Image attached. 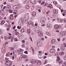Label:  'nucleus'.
Returning <instances> with one entry per match:
<instances>
[{
  "label": "nucleus",
  "mask_w": 66,
  "mask_h": 66,
  "mask_svg": "<svg viewBox=\"0 0 66 66\" xmlns=\"http://www.w3.org/2000/svg\"><path fill=\"white\" fill-rule=\"evenodd\" d=\"M35 31L36 33H38V35L39 36V37H43V34L42 32H40V31L39 28L36 27L35 29Z\"/></svg>",
  "instance_id": "obj_1"
},
{
  "label": "nucleus",
  "mask_w": 66,
  "mask_h": 66,
  "mask_svg": "<svg viewBox=\"0 0 66 66\" xmlns=\"http://www.w3.org/2000/svg\"><path fill=\"white\" fill-rule=\"evenodd\" d=\"M19 26H23V19L22 18H20V21L19 22Z\"/></svg>",
  "instance_id": "obj_2"
},
{
  "label": "nucleus",
  "mask_w": 66,
  "mask_h": 66,
  "mask_svg": "<svg viewBox=\"0 0 66 66\" xmlns=\"http://www.w3.org/2000/svg\"><path fill=\"white\" fill-rule=\"evenodd\" d=\"M57 61H58L59 63L60 64H62L63 63V61L61 60H60V56L58 55H57Z\"/></svg>",
  "instance_id": "obj_3"
},
{
  "label": "nucleus",
  "mask_w": 66,
  "mask_h": 66,
  "mask_svg": "<svg viewBox=\"0 0 66 66\" xmlns=\"http://www.w3.org/2000/svg\"><path fill=\"white\" fill-rule=\"evenodd\" d=\"M13 9L15 11H17L18 10V5H15L13 6Z\"/></svg>",
  "instance_id": "obj_4"
},
{
  "label": "nucleus",
  "mask_w": 66,
  "mask_h": 66,
  "mask_svg": "<svg viewBox=\"0 0 66 66\" xmlns=\"http://www.w3.org/2000/svg\"><path fill=\"white\" fill-rule=\"evenodd\" d=\"M11 62L10 61H8L5 63V64L7 66H10V65H11V63H10Z\"/></svg>",
  "instance_id": "obj_5"
},
{
  "label": "nucleus",
  "mask_w": 66,
  "mask_h": 66,
  "mask_svg": "<svg viewBox=\"0 0 66 66\" xmlns=\"http://www.w3.org/2000/svg\"><path fill=\"white\" fill-rule=\"evenodd\" d=\"M36 64L38 66H39L42 64V62L40 60H37L36 62Z\"/></svg>",
  "instance_id": "obj_6"
},
{
  "label": "nucleus",
  "mask_w": 66,
  "mask_h": 66,
  "mask_svg": "<svg viewBox=\"0 0 66 66\" xmlns=\"http://www.w3.org/2000/svg\"><path fill=\"white\" fill-rule=\"evenodd\" d=\"M11 6L10 5H7L6 6V10L7 11H9V10H11Z\"/></svg>",
  "instance_id": "obj_7"
},
{
  "label": "nucleus",
  "mask_w": 66,
  "mask_h": 66,
  "mask_svg": "<svg viewBox=\"0 0 66 66\" xmlns=\"http://www.w3.org/2000/svg\"><path fill=\"white\" fill-rule=\"evenodd\" d=\"M0 14L1 16H3L4 15V10H2L0 11Z\"/></svg>",
  "instance_id": "obj_8"
},
{
  "label": "nucleus",
  "mask_w": 66,
  "mask_h": 66,
  "mask_svg": "<svg viewBox=\"0 0 66 66\" xmlns=\"http://www.w3.org/2000/svg\"><path fill=\"white\" fill-rule=\"evenodd\" d=\"M31 62L32 64H35L36 62V59H34L31 60Z\"/></svg>",
  "instance_id": "obj_9"
},
{
  "label": "nucleus",
  "mask_w": 66,
  "mask_h": 66,
  "mask_svg": "<svg viewBox=\"0 0 66 66\" xmlns=\"http://www.w3.org/2000/svg\"><path fill=\"white\" fill-rule=\"evenodd\" d=\"M46 26L47 28H48V29H50V28L51 27V26L49 23H47L46 24Z\"/></svg>",
  "instance_id": "obj_10"
},
{
  "label": "nucleus",
  "mask_w": 66,
  "mask_h": 66,
  "mask_svg": "<svg viewBox=\"0 0 66 66\" xmlns=\"http://www.w3.org/2000/svg\"><path fill=\"white\" fill-rule=\"evenodd\" d=\"M54 27V28L55 29H56V30H57V29H59V28L60 27V26H59V25H57V24H56L55 25Z\"/></svg>",
  "instance_id": "obj_11"
},
{
  "label": "nucleus",
  "mask_w": 66,
  "mask_h": 66,
  "mask_svg": "<svg viewBox=\"0 0 66 66\" xmlns=\"http://www.w3.org/2000/svg\"><path fill=\"white\" fill-rule=\"evenodd\" d=\"M14 15L13 14L10 15V19L12 20H13L14 19V16H13Z\"/></svg>",
  "instance_id": "obj_12"
},
{
  "label": "nucleus",
  "mask_w": 66,
  "mask_h": 66,
  "mask_svg": "<svg viewBox=\"0 0 66 66\" xmlns=\"http://www.w3.org/2000/svg\"><path fill=\"white\" fill-rule=\"evenodd\" d=\"M51 53H54L55 52V50L54 49H52L51 50Z\"/></svg>",
  "instance_id": "obj_13"
},
{
  "label": "nucleus",
  "mask_w": 66,
  "mask_h": 66,
  "mask_svg": "<svg viewBox=\"0 0 66 66\" xmlns=\"http://www.w3.org/2000/svg\"><path fill=\"white\" fill-rule=\"evenodd\" d=\"M18 53L19 54H22L23 53L22 51L20 50L18 51Z\"/></svg>",
  "instance_id": "obj_14"
},
{
  "label": "nucleus",
  "mask_w": 66,
  "mask_h": 66,
  "mask_svg": "<svg viewBox=\"0 0 66 66\" xmlns=\"http://www.w3.org/2000/svg\"><path fill=\"white\" fill-rule=\"evenodd\" d=\"M30 2L32 4H35V3L36 2L35 0H30Z\"/></svg>",
  "instance_id": "obj_15"
},
{
  "label": "nucleus",
  "mask_w": 66,
  "mask_h": 66,
  "mask_svg": "<svg viewBox=\"0 0 66 66\" xmlns=\"http://www.w3.org/2000/svg\"><path fill=\"white\" fill-rule=\"evenodd\" d=\"M26 32L28 33V34H30L31 33V30L30 29H27V30Z\"/></svg>",
  "instance_id": "obj_16"
},
{
  "label": "nucleus",
  "mask_w": 66,
  "mask_h": 66,
  "mask_svg": "<svg viewBox=\"0 0 66 66\" xmlns=\"http://www.w3.org/2000/svg\"><path fill=\"white\" fill-rule=\"evenodd\" d=\"M18 37L19 38V39H21V38H22L21 35L20 34H19L18 35Z\"/></svg>",
  "instance_id": "obj_17"
},
{
  "label": "nucleus",
  "mask_w": 66,
  "mask_h": 66,
  "mask_svg": "<svg viewBox=\"0 0 66 66\" xmlns=\"http://www.w3.org/2000/svg\"><path fill=\"white\" fill-rule=\"evenodd\" d=\"M22 58L26 59V58H27V56L26 55H22Z\"/></svg>",
  "instance_id": "obj_18"
},
{
  "label": "nucleus",
  "mask_w": 66,
  "mask_h": 66,
  "mask_svg": "<svg viewBox=\"0 0 66 66\" xmlns=\"http://www.w3.org/2000/svg\"><path fill=\"white\" fill-rule=\"evenodd\" d=\"M48 7H49V8H50L51 9H52V7H53V6L51 4H49L48 6H47Z\"/></svg>",
  "instance_id": "obj_19"
},
{
  "label": "nucleus",
  "mask_w": 66,
  "mask_h": 66,
  "mask_svg": "<svg viewBox=\"0 0 66 66\" xmlns=\"http://www.w3.org/2000/svg\"><path fill=\"white\" fill-rule=\"evenodd\" d=\"M52 17L53 18H55L57 17V15L55 14H53L52 15Z\"/></svg>",
  "instance_id": "obj_20"
},
{
  "label": "nucleus",
  "mask_w": 66,
  "mask_h": 66,
  "mask_svg": "<svg viewBox=\"0 0 66 66\" xmlns=\"http://www.w3.org/2000/svg\"><path fill=\"white\" fill-rule=\"evenodd\" d=\"M64 53L63 51H61L60 53V55H63L64 54Z\"/></svg>",
  "instance_id": "obj_21"
},
{
  "label": "nucleus",
  "mask_w": 66,
  "mask_h": 66,
  "mask_svg": "<svg viewBox=\"0 0 66 66\" xmlns=\"http://www.w3.org/2000/svg\"><path fill=\"white\" fill-rule=\"evenodd\" d=\"M55 40L54 39H53L51 42V43L52 44H54V43H55Z\"/></svg>",
  "instance_id": "obj_22"
},
{
  "label": "nucleus",
  "mask_w": 66,
  "mask_h": 66,
  "mask_svg": "<svg viewBox=\"0 0 66 66\" xmlns=\"http://www.w3.org/2000/svg\"><path fill=\"white\" fill-rule=\"evenodd\" d=\"M22 60V58L21 57H18L17 59H16V60L18 61H20Z\"/></svg>",
  "instance_id": "obj_23"
},
{
  "label": "nucleus",
  "mask_w": 66,
  "mask_h": 66,
  "mask_svg": "<svg viewBox=\"0 0 66 66\" xmlns=\"http://www.w3.org/2000/svg\"><path fill=\"white\" fill-rule=\"evenodd\" d=\"M21 32H24V29L22 28L21 30Z\"/></svg>",
  "instance_id": "obj_24"
},
{
  "label": "nucleus",
  "mask_w": 66,
  "mask_h": 66,
  "mask_svg": "<svg viewBox=\"0 0 66 66\" xmlns=\"http://www.w3.org/2000/svg\"><path fill=\"white\" fill-rule=\"evenodd\" d=\"M5 21L2 20L1 22V24H2V25L3 24H4V23H5Z\"/></svg>",
  "instance_id": "obj_25"
},
{
  "label": "nucleus",
  "mask_w": 66,
  "mask_h": 66,
  "mask_svg": "<svg viewBox=\"0 0 66 66\" xmlns=\"http://www.w3.org/2000/svg\"><path fill=\"white\" fill-rule=\"evenodd\" d=\"M65 47L64 46H63L61 47V50H62V51H64L65 50Z\"/></svg>",
  "instance_id": "obj_26"
},
{
  "label": "nucleus",
  "mask_w": 66,
  "mask_h": 66,
  "mask_svg": "<svg viewBox=\"0 0 66 66\" xmlns=\"http://www.w3.org/2000/svg\"><path fill=\"white\" fill-rule=\"evenodd\" d=\"M37 46H41V43H40L39 42H38L37 43Z\"/></svg>",
  "instance_id": "obj_27"
},
{
  "label": "nucleus",
  "mask_w": 66,
  "mask_h": 66,
  "mask_svg": "<svg viewBox=\"0 0 66 66\" xmlns=\"http://www.w3.org/2000/svg\"><path fill=\"white\" fill-rule=\"evenodd\" d=\"M28 24H32L33 25V24H34V23L32 22L31 21H30L28 22Z\"/></svg>",
  "instance_id": "obj_28"
},
{
  "label": "nucleus",
  "mask_w": 66,
  "mask_h": 66,
  "mask_svg": "<svg viewBox=\"0 0 66 66\" xmlns=\"http://www.w3.org/2000/svg\"><path fill=\"white\" fill-rule=\"evenodd\" d=\"M32 15H33L34 16H35L36 15V13L35 12H32Z\"/></svg>",
  "instance_id": "obj_29"
},
{
  "label": "nucleus",
  "mask_w": 66,
  "mask_h": 66,
  "mask_svg": "<svg viewBox=\"0 0 66 66\" xmlns=\"http://www.w3.org/2000/svg\"><path fill=\"white\" fill-rule=\"evenodd\" d=\"M2 52H5L6 51V48H4V49L2 48Z\"/></svg>",
  "instance_id": "obj_30"
},
{
  "label": "nucleus",
  "mask_w": 66,
  "mask_h": 66,
  "mask_svg": "<svg viewBox=\"0 0 66 66\" xmlns=\"http://www.w3.org/2000/svg\"><path fill=\"white\" fill-rule=\"evenodd\" d=\"M47 35H48V36H51V34H50V33H49L48 32H47L46 33Z\"/></svg>",
  "instance_id": "obj_31"
},
{
  "label": "nucleus",
  "mask_w": 66,
  "mask_h": 66,
  "mask_svg": "<svg viewBox=\"0 0 66 66\" xmlns=\"http://www.w3.org/2000/svg\"><path fill=\"white\" fill-rule=\"evenodd\" d=\"M60 35L61 36H63V31H61L60 33Z\"/></svg>",
  "instance_id": "obj_32"
},
{
  "label": "nucleus",
  "mask_w": 66,
  "mask_h": 66,
  "mask_svg": "<svg viewBox=\"0 0 66 66\" xmlns=\"http://www.w3.org/2000/svg\"><path fill=\"white\" fill-rule=\"evenodd\" d=\"M15 33V35H16V36H17V35H18L20 34L19 33V32L18 31H16Z\"/></svg>",
  "instance_id": "obj_33"
},
{
  "label": "nucleus",
  "mask_w": 66,
  "mask_h": 66,
  "mask_svg": "<svg viewBox=\"0 0 66 66\" xmlns=\"http://www.w3.org/2000/svg\"><path fill=\"white\" fill-rule=\"evenodd\" d=\"M48 63V60L47 59L46 60H45V61L44 63V64H47Z\"/></svg>",
  "instance_id": "obj_34"
},
{
  "label": "nucleus",
  "mask_w": 66,
  "mask_h": 66,
  "mask_svg": "<svg viewBox=\"0 0 66 66\" xmlns=\"http://www.w3.org/2000/svg\"><path fill=\"white\" fill-rule=\"evenodd\" d=\"M6 22H7V23H8L9 24L11 22V21H10V20H6Z\"/></svg>",
  "instance_id": "obj_35"
},
{
  "label": "nucleus",
  "mask_w": 66,
  "mask_h": 66,
  "mask_svg": "<svg viewBox=\"0 0 66 66\" xmlns=\"http://www.w3.org/2000/svg\"><path fill=\"white\" fill-rule=\"evenodd\" d=\"M9 2H11L12 3H14V0H8Z\"/></svg>",
  "instance_id": "obj_36"
},
{
  "label": "nucleus",
  "mask_w": 66,
  "mask_h": 66,
  "mask_svg": "<svg viewBox=\"0 0 66 66\" xmlns=\"http://www.w3.org/2000/svg\"><path fill=\"white\" fill-rule=\"evenodd\" d=\"M53 12L54 13H56V14H57V12L56 11V10H54L53 11Z\"/></svg>",
  "instance_id": "obj_37"
},
{
  "label": "nucleus",
  "mask_w": 66,
  "mask_h": 66,
  "mask_svg": "<svg viewBox=\"0 0 66 66\" xmlns=\"http://www.w3.org/2000/svg\"><path fill=\"white\" fill-rule=\"evenodd\" d=\"M14 42H17V41H18V39L17 38H14Z\"/></svg>",
  "instance_id": "obj_38"
},
{
  "label": "nucleus",
  "mask_w": 66,
  "mask_h": 66,
  "mask_svg": "<svg viewBox=\"0 0 66 66\" xmlns=\"http://www.w3.org/2000/svg\"><path fill=\"white\" fill-rule=\"evenodd\" d=\"M53 3L55 5H56L57 4V2H56V1H54L53 2Z\"/></svg>",
  "instance_id": "obj_39"
},
{
  "label": "nucleus",
  "mask_w": 66,
  "mask_h": 66,
  "mask_svg": "<svg viewBox=\"0 0 66 66\" xmlns=\"http://www.w3.org/2000/svg\"><path fill=\"white\" fill-rule=\"evenodd\" d=\"M30 8V7L28 5H27L26 6V9H29Z\"/></svg>",
  "instance_id": "obj_40"
},
{
  "label": "nucleus",
  "mask_w": 66,
  "mask_h": 66,
  "mask_svg": "<svg viewBox=\"0 0 66 66\" xmlns=\"http://www.w3.org/2000/svg\"><path fill=\"white\" fill-rule=\"evenodd\" d=\"M13 14L14 15H15V16H16L18 14V12H13Z\"/></svg>",
  "instance_id": "obj_41"
},
{
  "label": "nucleus",
  "mask_w": 66,
  "mask_h": 66,
  "mask_svg": "<svg viewBox=\"0 0 66 66\" xmlns=\"http://www.w3.org/2000/svg\"><path fill=\"white\" fill-rule=\"evenodd\" d=\"M10 49L11 51H13L14 50V48L11 47H10Z\"/></svg>",
  "instance_id": "obj_42"
},
{
  "label": "nucleus",
  "mask_w": 66,
  "mask_h": 66,
  "mask_svg": "<svg viewBox=\"0 0 66 66\" xmlns=\"http://www.w3.org/2000/svg\"><path fill=\"white\" fill-rule=\"evenodd\" d=\"M42 53V51H39L38 52V53L39 54H38V56L39 55V54H40V53Z\"/></svg>",
  "instance_id": "obj_43"
},
{
  "label": "nucleus",
  "mask_w": 66,
  "mask_h": 66,
  "mask_svg": "<svg viewBox=\"0 0 66 66\" xmlns=\"http://www.w3.org/2000/svg\"><path fill=\"white\" fill-rule=\"evenodd\" d=\"M9 12L10 13H12L13 12V11L12 10H11L9 11Z\"/></svg>",
  "instance_id": "obj_44"
},
{
  "label": "nucleus",
  "mask_w": 66,
  "mask_h": 66,
  "mask_svg": "<svg viewBox=\"0 0 66 66\" xmlns=\"http://www.w3.org/2000/svg\"><path fill=\"white\" fill-rule=\"evenodd\" d=\"M14 39V38L12 37L11 39V42H13Z\"/></svg>",
  "instance_id": "obj_45"
},
{
  "label": "nucleus",
  "mask_w": 66,
  "mask_h": 66,
  "mask_svg": "<svg viewBox=\"0 0 66 66\" xmlns=\"http://www.w3.org/2000/svg\"><path fill=\"white\" fill-rule=\"evenodd\" d=\"M66 35V32L64 31H63V36H64Z\"/></svg>",
  "instance_id": "obj_46"
},
{
  "label": "nucleus",
  "mask_w": 66,
  "mask_h": 66,
  "mask_svg": "<svg viewBox=\"0 0 66 66\" xmlns=\"http://www.w3.org/2000/svg\"><path fill=\"white\" fill-rule=\"evenodd\" d=\"M44 4V6H46L47 5V6L48 5V4H47L46 3H45Z\"/></svg>",
  "instance_id": "obj_47"
},
{
  "label": "nucleus",
  "mask_w": 66,
  "mask_h": 66,
  "mask_svg": "<svg viewBox=\"0 0 66 66\" xmlns=\"http://www.w3.org/2000/svg\"><path fill=\"white\" fill-rule=\"evenodd\" d=\"M40 22L42 23H44V21L43 20H41Z\"/></svg>",
  "instance_id": "obj_48"
},
{
  "label": "nucleus",
  "mask_w": 66,
  "mask_h": 66,
  "mask_svg": "<svg viewBox=\"0 0 66 66\" xmlns=\"http://www.w3.org/2000/svg\"><path fill=\"white\" fill-rule=\"evenodd\" d=\"M45 1H43L42 2V3L41 4V5H43V4H45Z\"/></svg>",
  "instance_id": "obj_49"
},
{
  "label": "nucleus",
  "mask_w": 66,
  "mask_h": 66,
  "mask_svg": "<svg viewBox=\"0 0 66 66\" xmlns=\"http://www.w3.org/2000/svg\"><path fill=\"white\" fill-rule=\"evenodd\" d=\"M17 28L18 29H21V27L19 26H18L17 27Z\"/></svg>",
  "instance_id": "obj_50"
},
{
  "label": "nucleus",
  "mask_w": 66,
  "mask_h": 66,
  "mask_svg": "<svg viewBox=\"0 0 66 66\" xmlns=\"http://www.w3.org/2000/svg\"><path fill=\"white\" fill-rule=\"evenodd\" d=\"M9 55H10L9 53H8L6 54V56H9Z\"/></svg>",
  "instance_id": "obj_51"
},
{
  "label": "nucleus",
  "mask_w": 66,
  "mask_h": 66,
  "mask_svg": "<svg viewBox=\"0 0 66 66\" xmlns=\"http://www.w3.org/2000/svg\"><path fill=\"white\" fill-rule=\"evenodd\" d=\"M4 38L5 39H7V37H6V36H5L4 37Z\"/></svg>",
  "instance_id": "obj_52"
},
{
  "label": "nucleus",
  "mask_w": 66,
  "mask_h": 66,
  "mask_svg": "<svg viewBox=\"0 0 66 66\" xmlns=\"http://www.w3.org/2000/svg\"><path fill=\"white\" fill-rule=\"evenodd\" d=\"M8 39H11V38H12V36H8Z\"/></svg>",
  "instance_id": "obj_53"
},
{
  "label": "nucleus",
  "mask_w": 66,
  "mask_h": 66,
  "mask_svg": "<svg viewBox=\"0 0 66 66\" xmlns=\"http://www.w3.org/2000/svg\"><path fill=\"white\" fill-rule=\"evenodd\" d=\"M22 43H25V40H23L22 41Z\"/></svg>",
  "instance_id": "obj_54"
},
{
  "label": "nucleus",
  "mask_w": 66,
  "mask_h": 66,
  "mask_svg": "<svg viewBox=\"0 0 66 66\" xmlns=\"http://www.w3.org/2000/svg\"><path fill=\"white\" fill-rule=\"evenodd\" d=\"M29 61V59H26L25 60V62H28Z\"/></svg>",
  "instance_id": "obj_55"
},
{
  "label": "nucleus",
  "mask_w": 66,
  "mask_h": 66,
  "mask_svg": "<svg viewBox=\"0 0 66 66\" xmlns=\"http://www.w3.org/2000/svg\"><path fill=\"white\" fill-rule=\"evenodd\" d=\"M64 59L65 61H66V56H65L64 57Z\"/></svg>",
  "instance_id": "obj_56"
},
{
  "label": "nucleus",
  "mask_w": 66,
  "mask_h": 66,
  "mask_svg": "<svg viewBox=\"0 0 66 66\" xmlns=\"http://www.w3.org/2000/svg\"><path fill=\"white\" fill-rule=\"evenodd\" d=\"M24 53L26 54H28V52L26 51L24 52Z\"/></svg>",
  "instance_id": "obj_57"
},
{
  "label": "nucleus",
  "mask_w": 66,
  "mask_h": 66,
  "mask_svg": "<svg viewBox=\"0 0 66 66\" xmlns=\"http://www.w3.org/2000/svg\"><path fill=\"white\" fill-rule=\"evenodd\" d=\"M63 19H61L60 20V22H63Z\"/></svg>",
  "instance_id": "obj_58"
},
{
  "label": "nucleus",
  "mask_w": 66,
  "mask_h": 66,
  "mask_svg": "<svg viewBox=\"0 0 66 66\" xmlns=\"http://www.w3.org/2000/svg\"><path fill=\"white\" fill-rule=\"evenodd\" d=\"M15 28H16V26H14L13 27V29H14V30H15Z\"/></svg>",
  "instance_id": "obj_59"
},
{
  "label": "nucleus",
  "mask_w": 66,
  "mask_h": 66,
  "mask_svg": "<svg viewBox=\"0 0 66 66\" xmlns=\"http://www.w3.org/2000/svg\"><path fill=\"white\" fill-rule=\"evenodd\" d=\"M62 65L63 66H66V64H65V63H63L62 64Z\"/></svg>",
  "instance_id": "obj_60"
},
{
  "label": "nucleus",
  "mask_w": 66,
  "mask_h": 66,
  "mask_svg": "<svg viewBox=\"0 0 66 66\" xmlns=\"http://www.w3.org/2000/svg\"><path fill=\"white\" fill-rule=\"evenodd\" d=\"M2 17L0 16V20H2Z\"/></svg>",
  "instance_id": "obj_61"
},
{
  "label": "nucleus",
  "mask_w": 66,
  "mask_h": 66,
  "mask_svg": "<svg viewBox=\"0 0 66 66\" xmlns=\"http://www.w3.org/2000/svg\"><path fill=\"white\" fill-rule=\"evenodd\" d=\"M3 47H5V44H3Z\"/></svg>",
  "instance_id": "obj_62"
},
{
  "label": "nucleus",
  "mask_w": 66,
  "mask_h": 66,
  "mask_svg": "<svg viewBox=\"0 0 66 66\" xmlns=\"http://www.w3.org/2000/svg\"><path fill=\"white\" fill-rule=\"evenodd\" d=\"M46 66H51V65H50V64H47L46 65Z\"/></svg>",
  "instance_id": "obj_63"
},
{
  "label": "nucleus",
  "mask_w": 66,
  "mask_h": 66,
  "mask_svg": "<svg viewBox=\"0 0 66 66\" xmlns=\"http://www.w3.org/2000/svg\"><path fill=\"white\" fill-rule=\"evenodd\" d=\"M44 59H46V58H47V56H44Z\"/></svg>",
  "instance_id": "obj_64"
}]
</instances>
